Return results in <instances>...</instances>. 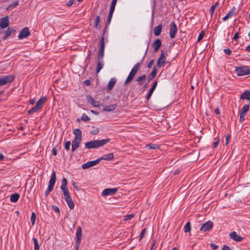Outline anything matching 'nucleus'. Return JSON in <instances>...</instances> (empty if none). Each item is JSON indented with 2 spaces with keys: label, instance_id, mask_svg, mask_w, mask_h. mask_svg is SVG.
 I'll use <instances>...</instances> for the list:
<instances>
[{
  "label": "nucleus",
  "instance_id": "nucleus-1",
  "mask_svg": "<svg viewBox=\"0 0 250 250\" xmlns=\"http://www.w3.org/2000/svg\"><path fill=\"white\" fill-rule=\"evenodd\" d=\"M109 139H106L101 140H92L85 143V146L87 149L99 148L109 142Z\"/></svg>",
  "mask_w": 250,
  "mask_h": 250
},
{
  "label": "nucleus",
  "instance_id": "nucleus-2",
  "mask_svg": "<svg viewBox=\"0 0 250 250\" xmlns=\"http://www.w3.org/2000/svg\"><path fill=\"white\" fill-rule=\"evenodd\" d=\"M140 65V62H138L134 65L131 71L130 72L128 76H127L126 79L125 81L124 85H126L132 81L137 71H138Z\"/></svg>",
  "mask_w": 250,
  "mask_h": 250
},
{
  "label": "nucleus",
  "instance_id": "nucleus-3",
  "mask_svg": "<svg viewBox=\"0 0 250 250\" xmlns=\"http://www.w3.org/2000/svg\"><path fill=\"white\" fill-rule=\"evenodd\" d=\"M46 100V97H42L37 102L36 105L28 111L29 114H31L41 109Z\"/></svg>",
  "mask_w": 250,
  "mask_h": 250
},
{
  "label": "nucleus",
  "instance_id": "nucleus-4",
  "mask_svg": "<svg viewBox=\"0 0 250 250\" xmlns=\"http://www.w3.org/2000/svg\"><path fill=\"white\" fill-rule=\"evenodd\" d=\"M46 100V97H42L37 102L36 105L28 111L29 114H31L41 109Z\"/></svg>",
  "mask_w": 250,
  "mask_h": 250
},
{
  "label": "nucleus",
  "instance_id": "nucleus-5",
  "mask_svg": "<svg viewBox=\"0 0 250 250\" xmlns=\"http://www.w3.org/2000/svg\"><path fill=\"white\" fill-rule=\"evenodd\" d=\"M235 72L238 76H242L250 74V66H242L235 68Z\"/></svg>",
  "mask_w": 250,
  "mask_h": 250
},
{
  "label": "nucleus",
  "instance_id": "nucleus-6",
  "mask_svg": "<svg viewBox=\"0 0 250 250\" xmlns=\"http://www.w3.org/2000/svg\"><path fill=\"white\" fill-rule=\"evenodd\" d=\"M67 181L65 178H62V185L61 186V189L62 190L64 199L70 197V194L68 191L67 187Z\"/></svg>",
  "mask_w": 250,
  "mask_h": 250
},
{
  "label": "nucleus",
  "instance_id": "nucleus-7",
  "mask_svg": "<svg viewBox=\"0 0 250 250\" xmlns=\"http://www.w3.org/2000/svg\"><path fill=\"white\" fill-rule=\"evenodd\" d=\"M56 180V173L55 171H53L51 178L49 182V185L47 188V190L48 191H50V192L52 191L53 189L54 186L55 184Z\"/></svg>",
  "mask_w": 250,
  "mask_h": 250
},
{
  "label": "nucleus",
  "instance_id": "nucleus-8",
  "mask_svg": "<svg viewBox=\"0 0 250 250\" xmlns=\"http://www.w3.org/2000/svg\"><path fill=\"white\" fill-rule=\"evenodd\" d=\"M14 77L11 75L5 76L0 78V85H3L11 83L14 80Z\"/></svg>",
  "mask_w": 250,
  "mask_h": 250
},
{
  "label": "nucleus",
  "instance_id": "nucleus-9",
  "mask_svg": "<svg viewBox=\"0 0 250 250\" xmlns=\"http://www.w3.org/2000/svg\"><path fill=\"white\" fill-rule=\"evenodd\" d=\"M166 62V58L164 55V51L161 50V54L158 58L157 62V65L158 67H161L164 66Z\"/></svg>",
  "mask_w": 250,
  "mask_h": 250
},
{
  "label": "nucleus",
  "instance_id": "nucleus-10",
  "mask_svg": "<svg viewBox=\"0 0 250 250\" xmlns=\"http://www.w3.org/2000/svg\"><path fill=\"white\" fill-rule=\"evenodd\" d=\"M213 224L212 222L208 221L202 225L200 230L202 231L206 232L211 230L213 227Z\"/></svg>",
  "mask_w": 250,
  "mask_h": 250
},
{
  "label": "nucleus",
  "instance_id": "nucleus-11",
  "mask_svg": "<svg viewBox=\"0 0 250 250\" xmlns=\"http://www.w3.org/2000/svg\"><path fill=\"white\" fill-rule=\"evenodd\" d=\"M30 34L29 29L28 27H24L20 32L18 38L20 40L27 38Z\"/></svg>",
  "mask_w": 250,
  "mask_h": 250
},
{
  "label": "nucleus",
  "instance_id": "nucleus-12",
  "mask_svg": "<svg viewBox=\"0 0 250 250\" xmlns=\"http://www.w3.org/2000/svg\"><path fill=\"white\" fill-rule=\"evenodd\" d=\"M177 32V27L174 22H172L170 24L169 36L171 39L175 38Z\"/></svg>",
  "mask_w": 250,
  "mask_h": 250
},
{
  "label": "nucleus",
  "instance_id": "nucleus-13",
  "mask_svg": "<svg viewBox=\"0 0 250 250\" xmlns=\"http://www.w3.org/2000/svg\"><path fill=\"white\" fill-rule=\"evenodd\" d=\"M101 160V159H98L95 161H89L82 165V168L83 169H86L90 167L94 166L98 164Z\"/></svg>",
  "mask_w": 250,
  "mask_h": 250
},
{
  "label": "nucleus",
  "instance_id": "nucleus-14",
  "mask_svg": "<svg viewBox=\"0 0 250 250\" xmlns=\"http://www.w3.org/2000/svg\"><path fill=\"white\" fill-rule=\"evenodd\" d=\"M117 190L118 189L116 188H105L103 191L102 195L103 196L113 195L114 194Z\"/></svg>",
  "mask_w": 250,
  "mask_h": 250
},
{
  "label": "nucleus",
  "instance_id": "nucleus-15",
  "mask_svg": "<svg viewBox=\"0 0 250 250\" xmlns=\"http://www.w3.org/2000/svg\"><path fill=\"white\" fill-rule=\"evenodd\" d=\"M229 236L231 239L236 242H241L244 239L243 237L238 235L235 231H233L232 232L230 233Z\"/></svg>",
  "mask_w": 250,
  "mask_h": 250
},
{
  "label": "nucleus",
  "instance_id": "nucleus-16",
  "mask_svg": "<svg viewBox=\"0 0 250 250\" xmlns=\"http://www.w3.org/2000/svg\"><path fill=\"white\" fill-rule=\"evenodd\" d=\"M9 24V19L7 16L0 19V26L1 28L7 27Z\"/></svg>",
  "mask_w": 250,
  "mask_h": 250
},
{
  "label": "nucleus",
  "instance_id": "nucleus-17",
  "mask_svg": "<svg viewBox=\"0 0 250 250\" xmlns=\"http://www.w3.org/2000/svg\"><path fill=\"white\" fill-rule=\"evenodd\" d=\"M81 140L82 139H79V138L74 139L72 143L71 150L72 152H74L76 149H77L79 147Z\"/></svg>",
  "mask_w": 250,
  "mask_h": 250
},
{
  "label": "nucleus",
  "instance_id": "nucleus-18",
  "mask_svg": "<svg viewBox=\"0 0 250 250\" xmlns=\"http://www.w3.org/2000/svg\"><path fill=\"white\" fill-rule=\"evenodd\" d=\"M82 237V229L81 227H79L76 231V243H81V239Z\"/></svg>",
  "mask_w": 250,
  "mask_h": 250
},
{
  "label": "nucleus",
  "instance_id": "nucleus-19",
  "mask_svg": "<svg viewBox=\"0 0 250 250\" xmlns=\"http://www.w3.org/2000/svg\"><path fill=\"white\" fill-rule=\"evenodd\" d=\"M87 101L88 103H90L93 106L96 107H100L99 102L95 101L91 96L88 95L87 96Z\"/></svg>",
  "mask_w": 250,
  "mask_h": 250
},
{
  "label": "nucleus",
  "instance_id": "nucleus-20",
  "mask_svg": "<svg viewBox=\"0 0 250 250\" xmlns=\"http://www.w3.org/2000/svg\"><path fill=\"white\" fill-rule=\"evenodd\" d=\"M157 81H155L153 83L152 86H151L150 89L149 90V92H148V93L147 94V96H146V100H148L149 99V98H150V97L151 96L153 91H154V90L155 89V88L157 86Z\"/></svg>",
  "mask_w": 250,
  "mask_h": 250
},
{
  "label": "nucleus",
  "instance_id": "nucleus-21",
  "mask_svg": "<svg viewBox=\"0 0 250 250\" xmlns=\"http://www.w3.org/2000/svg\"><path fill=\"white\" fill-rule=\"evenodd\" d=\"M162 45L161 41L158 39L152 43V46L154 47V52H157L160 48Z\"/></svg>",
  "mask_w": 250,
  "mask_h": 250
},
{
  "label": "nucleus",
  "instance_id": "nucleus-22",
  "mask_svg": "<svg viewBox=\"0 0 250 250\" xmlns=\"http://www.w3.org/2000/svg\"><path fill=\"white\" fill-rule=\"evenodd\" d=\"M157 69L156 66H154L153 68V70L151 72V73L147 77V81L149 82L151 81L156 76L157 74Z\"/></svg>",
  "mask_w": 250,
  "mask_h": 250
},
{
  "label": "nucleus",
  "instance_id": "nucleus-23",
  "mask_svg": "<svg viewBox=\"0 0 250 250\" xmlns=\"http://www.w3.org/2000/svg\"><path fill=\"white\" fill-rule=\"evenodd\" d=\"M117 107L116 104H111L104 106L103 111L110 112L114 110Z\"/></svg>",
  "mask_w": 250,
  "mask_h": 250
},
{
  "label": "nucleus",
  "instance_id": "nucleus-24",
  "mask_svg": "<svg viewBox=\"0 0 250 250\" xmlns=\"http://www.w3.org/2000/svg\"><path fill=\"white\" fill-rule=\"evenodd\" d=\"M116 83V80L115 79H114V78L111 79L107 84V90H111L113 89Z\"/></svg>",
  "mask_w": 250,
  "mask_h": 250
},
{
  "label": "nucleus",
  "instance_id": "nucleus-25",
  "mask_svg": "<svg viewBox=\"0 0 250 250\" xmlns=\"http://www.w3.org/2000/svg\"><path fill=\"white\" fill-rule=\"evenodd\" d=\"M66 202L67 203V204L70 209H73L75 207V204L73 200H72L71 198L68 197L67 198L64 199Z\"/></svg>",
  "mask_w": 250,
  "mask_h": 250
},
{
  "label": "nucleus",
  "instance_id": "nucleus-26",
  "mask_svg": "<svg viewBox=\"0 0 250 250\" xmlns=\"http://www.w3.org/2000/svg\"><path fill=\"white\" fill-rule=\"evenodd\" d=\"M162 27L163 25L162 24H159L154 28V31L155 36H158L160 35L162 31Z\"/></svg>",
  "mask_w": 250,
  "mask_h": 250
},
{
  "label": "nucleus",
  "instance_id": "nucleus-27",
  "mask_svg": "<svg viewBox=\"0 0 250 250\" xmlns=\"http://www.w3.org/2000/svg\"><path fill=\"white\" fill-rule=\"evenodd\" d=\"M13 31L14 30H13V29L9 27L6 30V31H5L4 33V35L2 37L3 40H6L7 38L11 35Z\"/></svg>",
  "mask_w": 250,
  "mask_h": 250
},
{
  "label": "nucleus",
  "instance_id": "nucleus-28",
  "mask_svg": "<svg viewBox=\"0 0 250 250\" xmlns=\"http://www.w3.org/2000/svg\"><path fill=\"white\" fill-rule=\"evenodd\" d=\"M114 158V155L112 153H109L104 155L102 157L100 158L101 160H105L107 161L112 160Z\"/></svg>",
  "mask_w": 250,
  "mask_h": 250
},
{
  "label": "nucleus",
  "instance_id": "nucleus-29",
  "mask_svg": "<svg viewBox=\"0 0 250 250\" xmlns=\"http://www.w3.org/2000/svg\"><path fill=\"white\" fill-rule=\"evenodd\" d=\"M73 133L75 135L74 138H79V139H82V131L80 129H75L73 131Z\"/></svg>",
  "mask_w": 250,
  "mask_h": 250
},
{
  "label": "nucleus",
  "instance_id": "nucleus-30",
  "mask_svg": "<svg viewBox=\"0 0 250 250\" xmlns=\"http://www.w3.org/2000/svg\"><path fill=\"white\" fill-rule=\"evenodd\" d=\"M20 198V195L18 193L12 194L10 196V201L12 202H16L18 201Z\"/></svg>",
  "mask_w": 250,
  "mask_h": 250
},
{
  "label": "nucleus",
  "instance_id": "nucleus-31",
  "mask_svg": "<svg viewBox=\"0 0 250 250\" xmlns=\"http://www.w3.org/2000/svg\"><path fill=\"white\" fill-rule=\"evenodd\" d=\"M146 148L148 149H156L159 148V146L157 144H148L146 146Z\"/></svg>",
  "mask_w": 250,
  "mask_h": 250
},
{
  "label": "nucleus",
  "instance_id": "nucleus-32",
  "mask_svg": "<svg viewBox=\"0 0 250 250\" xmlns=\"http://www.w3.org/2000/svg\"><path fill=\"white\" fill-rule=\"evenodd\" d=\"M104 65L103 63L102 62L101 60H98V63L96 68V73H98L100 70L102 69Z\"/></svg>",
  "mask_w": 250,
  "mask_h": 250
},
{
  "label": "nucleus",
  "instance_id": "nucleus-33",
  "mask_svg": "<svg viewBox=\"0 0 250 250\" xmlns=\"http://www.w3.org/2000/svg\"><path fill=\"white\" fill-rule=\"evenodd\" d=\"M237 13V12L236 11L235 7H233L231 10H230L227 14H229V17L230 18L236 15Z\"/></svg>",
  "mask_w": 250,
  "mask_h": 250
},
{
  "label": "nucleus",
  "instance_id": "nucleus-34",
  "mask_svg": "<svg viewBox=\"0 0 250 250\" xmlns=\"http://www.w3.org/2000/svg\"><path fill=\"white\" fill-rule=\"evenodd\" d=\"M99 50L104 51V37L103 36L101 38V40L100 42V48Z\"/></svg>",
  "mask_w": 250,
  "mask_h": 250
},
{
  "label": "nucleus",
  "instance_id": "nucleus-35",
  "mask_svg": "<svg viewBox=\"0 0 250 250\" xmlns=\"http://www.w3.org/2000/svg\"><path fill=\"white\" fill-rule=\"evenodd\" d=\"M191 230V225L189 222L187 223L184 227V231L186 233L190 232Z\"/></svg>",
  "mask_w": 250,
  "mask_h": 250
},
{
  "label": "nucleus",
  "instance_id": "nucleus-36",
  "mask_svg": "<svg viewBox=\"0 0 250 250\" xmlns=\"http://www.w3.org/2000/svg\"><path fill=\"white\" fill-rule=\"evenodd\" d=\"M33 241L34 242V250H39L40 249V246L38 243V241L37 239H36L35 237L33 238Z\"/></svg>",
  "mask_w": 250,
  "mask_h": 250
},
{
  "label": "nucleus",
  "instance_id": "nucleus-37",
  "mask_svg": "<svg viewBox=\"0 0 250 250\" xmlns=\"http://www.w3.org/2000/svg\"><path fill=\"white\" fill-rule=\"evenodd\" d=\"M218 4H219L218 2H217L211 7V8L209 10V13H210L211 16H212V15L214 13L215 9L217 7V6L218 5Z\"/></svg>",
  "mask_w": 250,
  "mask_h": 250
},
{
  "label": "nucleus",
  "instance_id": "nucleus-38",
  "mask_svg": "<svg viewBox=\"0 0 250 250\" xmlns=\"http://www.w3.org/2000/svg\"><path fill=\"white\" fill-rule=\"evenodd\" d=\"M146 75L145 74L143 75L142 76L138 77L136 81L138 82V83L140 85L142 84V81L145 80Z\"/></svg>",
  "mask_w": 250,
  "mask_h": 250
},
{
  "label": "nucleus",
  "instance_id": "nucleus-39",
  "mask_svg": "<svg viewBox=\"0 0 250 250\" xmlns=\"http://www.w3.org/2000/svg\"><path fill=\"white\" fill-rule=\"evenodd\" d=\"M249 106L248 104L245 105L241 110L240 112L242 114H246V113L249 111Z\"/></svg>",
  "mask_w": 250,
  "mask_h": 250
},
{
  "label": "nucleus",
  "instance_id": "nucleus-40",
  "mask_svg": "<svg viewBox=\"0 0 250 250\" xmlns=\"http://www.w3.org/2000/svg\"><path fill=\"white\" fill-rule=\"evenodd\" d=\"M104 56V51L99 50L98 55V60L102 61Z\"/></svg>",
  "mask_w": 250,
  "mask_h": 250
},
{
  "label": "nucleus",
  "instance_id": "nucleus-41",
  "mask_svg": "<svg viewBox=\"0 0 250 250\" xmlns=\"http://www.w3.org/2000/svg\"><path fill=\"white\" fill-rule=\"evenodd\" d=\"M93 130L91 131V133L93 135H96L99 132V128L95 127L94 126L92 127Z\"/></svg>",
  "mask_w": 250,
  "mask_h": 250
},
{
  "label": "nucleus",
  "instance_id": "nucleus-42",
  "mask_svg": "<svg viewBox=\"0 0 250 250\" xmlns=\"http://www.w3.org/2000/svg\"><path fill=\"white\" fill-rule=\"evenodd\" d=\"M19 2L18 1H16L14 2L11 3L7 8L6 10L10 9L12 7L16 6L18 5Z\"/></svg>",
  "mask_w": 250,
  "mask_h": 250
},
{
  "label": "nucleus",
  "instance_id": "nucleus-43",
  "mask_svg": "<svg viewBox=\"0 0 250 250\" xmlns=\"http://www.w3.org/2000/svg\"><path fill=\"white\" fill-rule=\"evenodd\" d=\"M36 219V214L34 212H32L31 216V221L32 225H34L35 224Z\"/></svg>",
  "mask_w": 250,
  "mask_h": 250
},
{
  "label": "nucleus",
  "instance_id": "nucleus-44",
  "mask_svg": "<svg viewBox=\"0 0 250 250\" xmlns=\"http://www.w3.org/2000/svg\"><path fill=\"white\" fill-rule=\"evenodd\" d=\"M81 119L83 121L85 122V121H87L89 120L90 118L88 117V116H87L85 114H83L81 118Z\"/></svg>",
  "mask_w": 250,
  "mask_h": 250
},
{
  "label": "nucleus",
  "instance_id": "nucleus-45",
  "mask_svg": "<svg viewBox=\"0 0 250 250\" xmlns=\"http://www.w3.org/2000/svg\"><path fill=\"white\" fill-rule=\"evenodd\" d=\"M146 228L144 229L140 233V236H139V240H141L144 237L145 234L146 233Z\"/></svg>",
  "mask_w": 250,
  "mask_h": 250
},
{
  "label": "nucleus",
  "instance_id": "nucleus-46",
  "mask_svg": "<svg viewBox=\"0 0 250 250\" xmlns=\"http://www.w3.org/2000/svg\"><path fill=\"white\" fill-rule=\"evenodd\" d=\"M100 16H97L96 17V20H95V27L96 28H98V24H99V22H100Z\"/></svg>",
  "mask_w": 250,
  "mask_h": 250
},
{
  "label": "nucleus",
  "instance_id": "nucleus-47",
  "mask_svg": "<svg viewBox=\"0 0 250 250\" xmlns=\"http://www.w3.org/2000/svg\"><path fill=\"white\" fill-rule=\"evenodd\" d=\"M134 216V214H131L127 215L125 216L124 220H125V221L131 219V218H132Z\"/></svg>",
  "mask_w": 250,
  "mask_h": 250
},
{
  "label": "nucleus",
  "instance_id": "nucleus-48",
  "mask_svg": "<svg viewBox=\"0 0 250 250\" xmlns=\"http://www.w3.org/2000/svg\"><path fill=\"white\" fill-rule=\"evenodd\" d=\"M204 32L203 31H201V32L200 33L198 38V42H200L201 40H202L204 37Z\"/></svg>",
  "mask_w": 250,
  "mask_h": 250
},
{
  "label": "nucleus",
  "instance_id": "nucleus-49",
  "mask_svg": "<svg viewBox=\"0 0 250 250\" xmlns=\"http://www.w3.org/2000/svg\"><path fill=\"white\" fill-rule=\"evenodd\" d=\"M112 16H113V14L112 13H109L108 16L107 24H110V23L111 22V19H112Z\"/></svg>",
  "mask_w": 250,
  "mask_h": 250
},
{
  "label": "nucleus",
  "instance_id": "nucleus-50",
  "mask_svg": "<svg viewBox=\"0 0 250 250\" xmlns=\"http://www.w3.org/2000/svg\"><path fill=\"white\" fill-rule=\"evenodd\" d=\"M70 145H71L70 141H67L65 143V146H64L66 150H68L70 148Z\"/></svg>",
  "mask_w": 250,
  "mask_h": 250
},
{
  "label": "nucleus",
  "instance_id": "nucleus-51",
  "mask_svg": "<svg viewBox=\"0 0 250 250\" xmlns=\"http://www.w3.org/2000/svg\"><path fill=\"white\" fill-rule=\"evenodd\" d=\"M245 116V114H242V113L240 112V118H239L240 122L242 123L244 121Z\"/></svg>",
  "mask_w": 250,
  "mask_h": 250
},
{
  "label": "nucleus",
  "instance_id": "nucleus-52",
  "mask_svg": "<svg viewBox=\"0 0 250 250\" xmlns=\"http://www.w3.org/2000/svg\"><path fill=\"white\" fill-rule=\"evenodd\" d=\"M223 51L228 55H230L231 54V51L229 48L224 49Z\"/></svg>",
  "mask_w": 250,
  "mask_h": 250
},
{
  "label": "nucleus",
  "instance_id": "nucleus-53",
  "mask_svg": "<svg viewBox=\"0 0 250 250\" xmlns=\"http://www.w3.org/2000/svg\"><path fill=\"white\" fill-rule=\"evenodd\" d=\"M154 60H151L149 61V62H148V63L147 64V67L148 68H150L153 65V64H154Z\"/></svg>",
  "mask_w": 250,
  "mask_h": 250
},
{
  "label": "nucleus",
  "instance_id": "nucleus-54",
  "mask_svg": "<svg viewBox=\"0 0 250 250\" xmlns=\"http://www.w3.org/2000/svg\"><path fill=\"white\" fill-rule=\"evenodd\" d=\"M210 246L212 249L213 250H216L218 248V246L217 245L213 243L210 244Z\"/></svg>",
  "mask_w": 250,
  "mask_h": 250
},
{
  "label": "nucleus",
  "instance_id": "nucleus-55",
  "mask_svg": "<svg viewBox=\"0 0 250 250\" xmlns=\"http://www.w3.org/2000/svg\"><path fill=\"white\" fill-rule=\"evenodd\" d=\"M230 135H227L226 136V145L227 146L229 143V141L230 139Z\"/></svg>",
  "mask_w": 250,
  "mask_h": 250
},
{
  "label": "nucleus",
  "instance_id": "nucleus-56",
  "mask_svg": "<svg viewBox=\"0 0 250 250\" xmlns=\"http://www.w3.org/2000/svg\"><path fill=\"white\" fill-rule=\"evenodd\" d=\"M115 5H111L109 13L113 14V12H114V11L115 9Z\"/></svg>",
  "mask_w": 250,
  "mask_h": 250
},
{
  "label": "nucleus",
  "instance_id": "nucleus-57",
  "mask_svg": "<svg viewBox=\"0 0 250 250\" xmlns=\"http://www.w3.org/2000/svg\"><path fill=\"white\" fill-rule=\"evenodd\" d=\"M74 3V0H70L67 3L66 5L68 7L71 6Z\"/></svg>",
  "mask_w": 250,
  "mask_h": 250
},
{
  "label": "nucleus",
  "instance_id": "nucleus-58",
  "mask_svg": "<svg viewBox=\"0 0 250 250\" xmlns=\"http://www.w3.org/2000/svg\"><path fill=\"white\" fill-rule=\"evenodd\" d=\"M222 250H231V249L229 248V246L228 245H225L222 248Z\"/></svg>",
  "mask_w": 250,
  "mask_h": 250
},
{
  "label": "nucleus",
  "instance_id": "nucleus-59",
  "mask_svg": "<svg viewBox=\"0 0 250 250\" xmlns=\"http://www.w3.org/2000/svg\"><path fill=\"white\" fill-rule=\"evenodd\" d=\"M84 84L86 86L90 85V81L89 80H86L83 82Z\"/></svg>",
  "mask_w": 250,
  "mask_h": 250
},
{
  "label": "nucleus",
  "instance_id": "nucleus-60",
  "mask_svg": "<svg viewBox=\"0 0 250 250\" xmlns=\"http://www.w3.org/2000/svg\"><path fill=\"white\" fill-rule=\"evenodd\" d=\"M238 38H239V33L238 32H236L234 34L233 39L235 41H237V40L238 39Z\"/></svg>",
  "mask_w": 250,
  "mask_h": 250
},
{
  "label": "nucleus",
  "instance_id": "nucleus-61",
  "mask_svg": "<svg viewBox=\"0 0 250 250\" xmlns=\"http://www.w3.org/2000/svg\"><path fill=\"white\" fill-rule=\"evenodd\" d=\"M219 139H218L216 142H215L213 144V147L215 148L219 144Z\"/></svg>",
  "mask_w": 250,
  "mask_h": 250
},
{
  "label": "nucleus",
  "instance_id": "nucleus-62",
  "mask_svg": "<svg viewBox=\"0 0 250 250\" xmlns=\"http://www.w3.org/2000/svg\"><path fill=\"white\" fill-rule=\"evenodd\" d=\"M52 154L54 155V156H56L57 155V149L56 148V147H54L52 149Z\"/></svg>",
  "mask_w": 250,
  "mask_h": 250
},
{
  "label": "nucleus",
  "instance_id": "nucleus-63",
  "mask_svg": "<svg viewBox=\"0 0 250 250\" xmlns=\"http://www.w3.org/2000/svg\"><path fill=\"white\" fill-rule=\"evenodd\" d=\"M91 54V51L90 50H88V54H87V57L86 59V60H90V56Z\"/></svg>",
  "mask_w": 250,
  "mask_h": 250
},
{
  "label": "nucleus",
  "instance_id": "nucleus-64",
  "mask_svg": "<svg viewBox=\"0 0 250 250\" xmlns=\"http://www.w3.org/2000/svg\"><path fill=\"white\" fill-rule=\"evenodd\" d=\"M229 18H230L229 16V14H227L226 15V16H225L223 18V21H226L227 20H228Z\"/></svg>",
  "mask_w": 250,
  "mask_h": 250
}]
</instances>
